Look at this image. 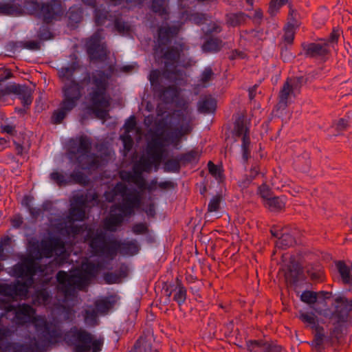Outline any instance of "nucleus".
Returning a JSON list of instances; mask_svg holds the SVG:
<instances>
[{
  "label": "nucleus",
  "instance_id": "nucleus-1",
  "mask_svg": "<svg viewBox=\"0 0 352 352\" xmlns=\"http://www.w3.org/2000/svg\"><path fill=\"white\" fill-rule=\"evenodd\" d=\"M89 92L88 96L90 105L87 107L89 113L94 114L96 118L106 120L109 116V103L107 100H102L100 96V80L94 76L92 78L86 70L82 74V78L79 80L72 79L69 83H65L62 87L63 100L62 104H65L67 108H75L78 100L82 96V91L87 88Z\"/></svg>",
  "mask_w": 352,
  "mask_h": 352
},
{
  "label": "nucleus",
  "instance_id": "nucleus-2",
  "mask_svg": "<svg viewBox=\"0 0 352 352\" xmlns=\"http://www.w3.org/2000/svg\"><path fill=\"white\" fill-rule=\"evenodd\" d=\"M320 318V322L323 324H331L333 327L329 329V335H325V338L322 342L320 348H313V352H325L327 347H333L339 343L343 334L346 324L352 318V298L346 296H337L329 307L315 309Z\"/></svg>",
  "mask_w": 352,
  "mask_h": 352
},
{
  "label": "nucleus",
  "instance_id": "nucleus-3",
  "mask_svg": "<svg viewBox=\"0 0 352 352\" xmlns=\"http://www.w3.org/2000/svg\"><path fill=\"white\" fill-rule=\"evenodd\" d=\"M92 142L86 135L77 138H70L68 141L66 155L72 163L83 170L92 171L100 166L102 156L91 153Z\"/></svg>",
  "mask_w": 352,
  "mask_h": 352
},
{
  "label": "nucleus",
  "instance_id": "nucleus-4",
  "mask_svg": "<svg viewBox=\"0 0 352 352\" xmlns=\"http://www.w3.org/2000/svg\"><path fill=\"white\" fill-rule=\"evenodd\" d=\"M85 241L88 242L94 256L112 261L118 254V239L103 230L89 228L87 232Z\"/></svg>",
  "mask_w": 352,
  "mask_h": 352
},
{
  "label": "nucleus",
  "instance_id": "nucleus-5",
  "mask_svg": "<svg viewBox=\"0 0 352 352\" xmlns=\"http://www.w3.org/2000/svg\"><path fill=\"white\" fill-rule=\"evenodd\" d=\"M181 142V139L177 138L171 133L166 131L163 133L160 131L155 137L153 138L152 142L148 143L147 152L148 158L143 160L141 162L142 168L146 172H150L153 165L155 166V169L157 170L159 168L160 161H155L154 157L151 155L152 151L161 153L162 155L161 159L165 157L168 151L164 148L165 146H168L170 144H173L175 146H177Z\"/></svg>",
  "mask_w": 352,
  "mask_h": 352
},
{
  "label": "nucleus",
  "instance_id": "nucleus-6",
  "mask_svg": "<svg viewBox=\"0 0 352 352\" xmlns=\"http://www.w3.org/2000/svg\"><path fill=\"white\" fill-rule=\"evenodd\" d=\"M185 120L186 117L182 112L174 111L168 113L167 120L162 118L155 122L156 131L163 133L168 131L182 140L183 136L190 134L192 131L189 122L184 124Z\"/></svg>",
  "mask_w": 352,
  "mask_h": 352
},
{
  "label": "nucleus",
  "instance_id": "nucleus-7",
  "mask_svg": "<svg viewBox=\"0 0 352 352\" xmlns=\"http://www.w3.org/2000/svg\"><path fill=\"white\" fill-rule=\"evenodd\" d=\"M75 342L86 352H100L102 349L104 339L102 336L98 338L87 330L76 326H73L65 331Z\"/></svg>",
  "mask_w": 352,
  "mask_h": 352
},
{
  "label": "nucleus",
  "instance_id": "nucleus-8",
  "mask_svg": "<svg viewBox=\"0 0 352 352\" xmlns=\"http://www.w3.org/2000/svg\"><path fill=\"white\" fill-rule=\"evenodd\" d=\"M182 43L177 46L161 47L162 58L165 60L164 67L162 71V76L164 78L171 82H175L179 79L180 71L177 68L181 52H182Z\"/></svg>",
  "mask_w": 352,
  "mask_h": 352
},
{
  "label": "nucleus",
  "instance_id": "nucleus-9",
  "mask_svg": "<svg viewBox=\"0 0 352 352\" xmlns=\"http://www.w3.org/2000/svg\"><path fill=\"white\" fill-rule=\"evenodd\" d=\"M35 279L26 278L23 280H16L10 284L5 283L1 286V294L11 302L28 300L31 297L30 291L34 287Z\"/></svg>",
  "mask_w": 352,
  "mask_h": 352
},
{
  "label": "nucleus",
  "instance_id": "nucleus-10",
  "mask_svg": "<svg viewBox=\"0 0 352 352\" xmlns=\"http://www.w3.org/2000/svg\"><path fill=\"white\" fill-rule=\"evenodd\" d=\"M337 296H345L343 294H333L332 292L327 291H319L314 292L312 290H305L302 292L300 299V300L308 305L310 307H311L315 314V309L319 307L322 309H325L326 307H329L330 305H327V300L331 299V302H333L334 299Z\"/></svg>",
  "mask_w": 352,
  "mask_h": 352
},
{
  "label": "nucleus",
  "instance_id": "nucleus-11",
  "mask_svg": "<svg viewBox=\"0 0 352 352\" xmlns=\"http://www.w3.org/2000/svg\"><path fill=\"white\" fill-rule=\"evenodd\" d=\"M299 319L306 324L307 328L314 331V338L309 342L311 349L320 348L322 342L325 338L324 328L320 325L319 319L317 315L313 311H299Z\"/></svg>",
  "mask_w": 352,
  "mask_h": 352
},
{
  "label": "nucleus",
  "instance_id": "nucleus-12",
  "mask_svg": "<svg viewBox=\"0 0 352 352\" xmlns=\"http://www.w3.org/2000/svg\"><path fill=\"white\" fill-rule=\"evenodd\" d=\"M11 94L19 96V98L21 100L23 106L27 109L32 103L33 97L31 88L26 85H19L15 82L6 86L3 89H0V100L5 96Z\"/></svg>",
  "mask_w": 352,
  "mask_h": 352
},
{
  "label": "nucleus",
  "instance_id": "nucleus-13",
  "mask_svg": "<svg viewBox=\"0 0 352 352\" xmlns=\"http://www.w3.org/2000/svg\"><path fill=\"white\" fill-rule=\"evenodd\" d=\"M245 346L249 352H287L277 340L272 339L248 340L245 341Z\"/></svg>",
  "mask_w": 352,
  "mask_h": 352
},
{
  "label": "nucleus",
  "instance_id": "nucleus-14",
  "mask_svg": "<svg viewBox=\"0 0 352 352\" xmlns=\"http://www.w3.org/2000/svg\"><path fill=\"white\" fill-rule=\"evenodd\" d=\"M60 0H50L46 3H41L39 13L43 16V23L50 24L54 20L56 21L64 14Z\"/></svg>",
  "mask_w": 352,
  "mask_h": 352
},
{
  "label": "nucleus",
  "instance_id": "nucleus-15",
  "mask_svg": "<svg viewBox=\"0 0 352 352\" xmlns=\"http://www.w3.org/2000/svg\"><path fill=\"white\" fill-rule=\"evenodd\" d=\"M300 47L306 58L320 59L327 61L331 56V50L327 43L303 42Z\"/></svg>",
  "mask_w": 352,
  "mask_h": 352
},
{
  "label": "nucleus",
  "instance_id": "nucleus-16",
  "mask_svg": "<svg viewBox=\"0 0 352 352\" xmlns=\"http://www.w3.org/2000/svg\"><path fill=\"white\" fill-rule=\"evenodd\" d=\"M116 70L115 65L111 64L109 65L108 72H107L104 70L102 69H94L93 71L86 70L87 74H89L90 78H92L93 76L99 79L100 80V96L102 100H107L109 105L111 104V97L109 94H107V89L109 85V80L111 78L112 74L114 73Z\"/></svg>",
  "mask_w": 352,
  "mask_h": 352
},
{
  "label": "nucleus",
  "instance_id": "nucleus-17",
  "mask_svg": "<svg viewBox=\"0 0 352 352\" xmlns=\"http://www.w3.org/2000/svg\"><path fill=\"white\" fill-rule=\"evenodd\" d=\"M286 270L285 278L291 286H297L300 281L305 280L304 268L294 257L289 258Z\"/></svg>",
  "mask_w": 352,
  "mask_h": 352
},
{
  "label": "nucleus",
  "instance_id": "nucleus-18",
  "mask_svg": "<svg viewBox=\"0 0 352 352\" xmlns=\"http://www.w3.org/2000/svg\"><path fill=\"white\" fill-rule=\"evenodd\" d=\"M50 278H36L35 285L32 287L34 289V294L31 293L34 304L45 305L51 298V295L47 288L46 287L50 283Z\"/></svg>",
  "mask_w": 352,
  "mask_h": 352
},
{
  "label": "nucleus",
  "instance_id": "nucleus-19",
  "mask_svg": "<svg viewBox=\"0 0 352 352\" xmlns=\"http://www.w3.org/2000/svg\"><path fill=\"white\" fill-rule=\"evenodd\" d=\"M10 330L8 327L0 324V352H30L27 343L10 342L7 341Z\"/></svg>",
  "mask_w": 352,
  "mask_h": 352
},
{
  "label": "nucleus",
  "instance_id": "nucleus-20",
  "mask_svg": "<svg viewBox=\"0 0 352 352\" xmlns=\"http://www.w3.org/2000/svg\"><path fill=\"white\" fill-rule=\"evenodd\" d=\"M87 53L91 62H103L107 58L105 47L101 45L98 36L92 37L87 45Z\"/></svg>",
  "mask_w": 352,
  "mask_h": 352
},
{
  "label": "nucleus",
  "instance_id": "nucleus-21",
  "mask_svg": "<svg viewBox=\"0 0 352 352\" xmlns=\"http://www.w3.org/2000/svg\"><path fill=\"white\" fill-rule=\"evenodd\" d=\"M305 272L314 283H321L326 280L324 267L318 262L308 263L305 267Z\"/></svg>",
  "mask_w": 352,
  "mask_h": 352
},
{
  "label": "nucleus",
  "instance_id": "nucleus-22",
  "mask_svg": "<svg viewBox=\"0 0 352 352\" xmlns=\"http://www.w3.org/2000/svg\"><path fill=\"white\" fill-rule=\"evenodd\" d=\"M20 262L15 264L12 267L11 275L16 278V280H23L26 278H32L35 279L30 276V263L31 261L28 259L25 258L23 256L20 255Z\"/></svg>",
  "mask_w": 352,
  "mask_h": 352
},
{
  "label": "nucleus",
  "instance_id": "nucleus-23",
  "mask_svg": "<svg viewBox=\"0 0 352 352\" xmlns=\"http://www.w3.org/2000/svg\"><path fill=\"white\" fill-rule=\"evenodd\" d=\"M129 268L125 263L120 265L116 272H107L103 274V279L105 283L108 285L118 284L122 281V279L129 276Z\"/></svg>",
  "mask_w": 352,
  "mask_h": 352
},
{
  "label": "nucleus",
  "instance_id": "nucleus-24",
  "mask_svg": "<svg viewBox=\"0 0 352 352\" xmlns=\"http://www.w3.org/2000/svg\"><path fill=\"white\" fill-rule=\"evenodd\" d=\"M160 100L166 104H171L175 98H177L179 94V89L176 85H171L167 87L162 85L153 92Z\"/></svg>",
  "mask_w": 352,
  "mask_h": 352
},
{
  "label": "nucleus",
  "instance_id": "nucleus-25",
  "mask_svg": "<svg viewBox=\"0 0 352 352\" xmlns=\"http://www.w3.org/2000/svg\"><path fill=\"white\" fill-rule=\"evenodd\" d=\"M178 33V28L175 26H161L157 30V41L160 47H166L171 43L172 38Z\"/></svg>",
  "mask_w": 352,
  "mask_h": 352
},
{
  "label": "nucleus",
  "instance_id": "nucleus-26",
  "mask_svg": "<svg viewBox=\"0 0 352 352\" xmlns=\"http://www.w3.org/2000/svg\"><path fill=\"white\" fill-rule=\"evenodd\" d=\"M0 14L6 16L23 15V10L19 0H6L0 3Z\"/></svg>",
  "mask_w": 352,
  "mask_h": 352
},
{
  "label": "nucleus",
  "instance_id": "nucleus-27",
  "mask_svg": "<svg viewBox=\"0 0 352 352\" xmlns=\"http://www.w3.org/2000/svg\"><path fill=\"white\" fill-rule=\"evenodd\" d=\"M21 256L30 261L33 260L41 261L43 255L39 241L35 238L30 239L27 244V254H21Z\"/></svg>",
  "mask_w": 352,
  "mask_h": 352
},
{
  "label": "nucleus",
  "instance_id": "nucleus-28",
  "mask_svg": "<svg viewBox=\"0 0 352 352\" xmlns=\"http://www.w3.org/2000/svg\"><path fill=\"white\" fill-rule=\"evenodd\" d=\"M205 41L202 45V50L206 53H217L223 47V41L217 36H204Z\"/></svg>",
  "mask_w": 352,
  "mask_h": 352
},
{
  "label": "nucleus",
  "instance_id": "nucleus-29",
  "mask_svg": "<svg viewBox=\"0 0 352 352\" xmlns=\"http://www.w3.org/2000/svg\"><path fill=\"white\" fill-rule=\"evenodd\" d=\"M293 87L288 82V79L285 82L282 89L278 94V102L276 105L274 107L273 112L274 111H279L280 109H285L287 107V100L289 96L293 91Z\"/></svg>",
  "mask_w": 352,
  "mask_h": 352
},
{
  "label": "nucleus",
  "instance_id": "nucleus-30",
  "mask_svg": "<svg viewBox=\"0 0 352 352\" xmlns=\"http://www.w3.org/2000/svg\"><path fill=\"white\" fill-rule=\"evenodd\" d=\"M336 267L344 285H352V263L349 267L344 261L336 262Z\"/></svg>",
  "mask_w": 352,
  "mask_h": 352
},
{
  "label": "nucleus",
  "instance_id": "nucleus-31",
  "mask_svg": "<svg viewBox=\"0 0 352 352\" xmlns=\"http://www.w3.org/2000/svg\"><path fill=\"white\" fill-rule=\"evenodd\" d=\"M60 333L56 325L47 324L43 327L40 339L42 340L43 342L49 344L53 343V339L60 338Z\"/></svg>",
  "mask_w": 352,
  "mask_h": 352
},
{
  "label": "nucleus",
  "instance_id": "nucleus-32",
  "mask_svg": "<svg viewBox=\"0 0 352 352\" xmlns=\"http://www.w3.org/2000/svg\"><path fill=\"white\" fill-rule=\"evenodd\" d=\"M119 252L122 255L134 256L140 250V246L136 241H121L118 240Z\"/></svg>",
  "mask_w": 352,
  "mask_h": 352
},
{
  "label": "nucleus",
  "instance_id": "nucleus-33",
  "mask_svg": "<svg viewBox=\"0 0 352 352\" xmlns=\"http://www.w3.org/2000/svg\"><path fill=\"white\" fill-rule=\"evenodd\" d=\"M66 17L68 19L67 25L74 29L76 28L82 19V11L77 6H72L66 12Z\"/></svg>",
  "mask_w": 352,
  "mask_h": 352
},
{
  "label": "nucleus",
  "instance_id": "nucleus-34",
  "mask_svg": "<svg viewBox=\"0 0 352 352\" xmlns=\"http://www.w3.org/2000/svg\"><path fill=\"white\" fill-rule=\"evenodd\" d=\"M216 108L217 100L211 95L206 96L198 102V109L201 113H213Z\"/></svg>",
  "mask_w": 352,
  "mask_h": 352
},
{
  "label": "nucleus",
  "instance_id": "nucleus-35",
  "mask_svg": "<svg viewBox=\"0 0 352 352\" xmlns=\"http://www.w3.org/2000/svg\"><path fill=\"white\" fill-rule=\"evenodd\" d=\"M263 206L271 212H280L285 209V198L272 196L270 199H267V202H263Z\"/></svg>",
  "mask_w": 352,
  "mask_h": 352
},
{
  "label": "nucleus",
  "instance_id": "nucleus-36",
  "mask_svg": "<svg viewBox=\"0 0 352 352\" xmlns=\"http://www.w3.org/2000/svg\"><path fill=\"white\" fill-rule=\"evenodd\" d=\"M170 0H151V11L160 16L169 14Z\"/></svg>",
  "mask_w": 352,
  "mask_h": 352
},
{
  "label": "nucleus",
  "instance_id": "nucleus-37",
  "mask_svg": "<svg viewBox=\"0 0 352 352\" xmlns=\"http://www.w3.org/2000/svg\"><path fill=\"white\" fill-rule=\"evenodd\" d=\"M140 205V199L134 198L129 202L124 203L121 206L120 211L124 217H131L135 214V209H138Z\"/></svg>",
  "mask_w": 352,
  "mask_h": 352
},
{
  "label": "nucleus",
  "instance_id": "nucleus-38",
  "mask_svg": "<svg viewBox=\"0 0 352 352\" xmlns=\"http://www.w3.org/2000/svg\"><path fill=\"white\" fill-rule=\"evenodd\" d=\"M311 161L308 153L298 155L294 160L293 166L295 170L300 172H307L309 170Z\"/></svg>",
  "mask_w": 352,
  "mask_h": 352
},
{
  "label": "nucleus",
  "instance_id": "nucleus-39",
  "mask_svg": "<svg viewBox=\"0 0 352 352\" xmlns=\"http://www.w3.org/2000/svg\"><path fill=\"white\" fill-rule=\"evenodd\" d=\"M41 261L33 260L30 263V276L33 278L38 275L37 278H49L47 277V267L46 265L41 264Z\"/></svg>",
  "mask_w": 352,
  "mask_h": 352
},
{
  "label": "nucleus",
  "instance_id": "nucleus-40",
  "mask_svg": "<svg viewBox=\"0 0 352 352\" xmlns=\"http://www.w3.org/2000/svg\"><path fill=\"white\" fill-rule=\"evenodd\" d=\"M74 108H67L65 104L60 103V108L56 109L51 116V123L54 124H59L63 122L65 118L67 112L71 111Z\"/></svg>",
  "mask_w": 352,
  "mask_h": 352
},
{
  "label": "nucleus",
  "instance_id": "nucleus-41",
  "mask_svg": "<svg viewBox=\"0 0 352 352\" xmlns=\"http://www.w3.org/2000/svg\"><path fill=\"white\" fill-rule=\"evenodd\" d=\"M19 3H22L23 14H27L32 15L36 13H39L41 3L37 0H19Z\"/></svg>",
  "mask_w": 352,
  "mask_h": 352
},
{
  "label": "nucleus",
  "instance_id": "nucleus-42",
  "mask_svg": "<svg viewBox=\"0 0 352 352\" xmlns=\"http://www.w3.org/2000/svg\"><path fill=\"white\" fill-rule=\"evenodd\" d=\"M182 163L178 155L175 157H171L164 161V170L166 173H179L181 170Z\"/></svg>",
  "mask_w": 352,
  "mask_h": 352
},
{
  "label": "nucleus",
  "instance_id": "nucleus-43",
  "mask_svg": "<svg viewBox=\"0 0 352 352\" xmlns=\"http://www.w3.org/2000/svg\"><path fill=\"white\" fill-rule=\"evenodd\" d=\"M116 304V300L113 299V296L106 297L96 302V307L97 311L102 314H107L111 309L113 308Z\"/></svg>",
  "mask_w": 352,
  "mask_h": 352
},
{
  "label": "nucleus",
  "instance_id": "nucleus-44",
  "mask_svg": "<svg viewBox=\"0 0 352 352\" xmlns=\"http://www.w3.org/2000/svg\"><path fill=\"white\" fill-rule=\"evenodd\" d=\"M208 168L209 173L214 177L219 183H221L225 180L224 170L221 164L217 165L212 161H209L208 162Z\"/></svg>",
  "mask_w": 352,
  "mask_h": 352
},
{
  "label": "nucleus",
  "instance_id": "nucleus-45",
  "mask_svg": "<svg viewBox=\"0 0 352 352\" xmlns=\"http://www.w3.org/2000/svg\"><path fill=\"white\" fill-rule=\"evenodd\" d=\"M179 287L175 291L173 300L176 302L178 307L181 309V307L186 302L187 298V289L184 285L183 283H179Z\"/></svg>",
  "mask_w": 352,
  "mask_h": 352
},
{
  "label": "nucleus",
  "instance_id": "nucleus-46",
  "mask_svg": "<svg viewBox=\"0 0 352 352\" xmlns=\"http://www.w3.org/2000/svg\"><path fill=\"white\" fill-rule=\"evenodd\" d=\"M248 18L251 16L243 12L232 13L228 16V23L232 27H236L245 23Z\"/></svg>",
  "mask_w": 352,
  "mask_h": 352
},
{
  "label": "nucleus",
  "instance_id": "nucleus-47",
  "mask_svg": "<svg viewBox=\"0 0 352 352\" xmlns=\"http://www.w3.org/2000/svg\"><path fill=\"white\" fill-rule=\"evenodd\" d=\"M248 131L250 133V128L245 125L243 116H239L234 123V134L236 137L240 138Z\"/></svg>",
  "mask_w": 352,
  "mask_h": 352
},
{
  "label": "nucleus",
  "instance_id": "nucleus-48",
  "mask_svg": "<svg viewBox=\"0 0 352 352\" xmlns=\"http://www.w3.org/2000/svg\"><path fill=\"white\" fill-rule=\"evenodd\" d=\"M241 137L242 158L244 162L247 163L248 160L251 157V151L250 148L251 144L250 135L247 131L246 133Z\"/></svg>",
  "mask_w": 352,
  "mask_h": 352
},
{
  "label": "nucleus",
  "instance_id": "nucleus-49",
  "mask_svg": "<svg viewBox=\"0 0 352 352\" xmlns=\"http://www.w3.org/2000/svg\"><path fill=\"white\" fill-rule=\"evenodd\" d=\"M341 33H342V31L340 29V28L335 27L333 28L328 38H318V41H322L324 43H327L328 48L330 45L333 47L335 44H338Z\"/></svg>",
  "mask_w": 352,
  "mask_h": 352
},
{
  "label": "nucleus",
  "instance_id": "nucleus-50",
  "mask_svg": "<svg viewBox=\"0 0 352 352\" xmlns=\"http://www.w3.org/2000/svg\"><path fill=\"white\" fill-rule=\"evenodd\" d=\"M179 283H182L179 276L176 277L175 282L164 283L162 289L164 290L166 296L167 304L170 302V298L172 294L179 287Z\"/></svg>",
  "mask_w": 352,
  "mask_h": 352
},
{
  "label": "nucleus",
  "instance_id": "nucleus-51",
  "mask_svg": "<svg viewBox=\"0 0 352 352\" xmlns=\"http://www.w3.org/2000/svg\"><path fill=\"white\" fill-rule=\"evenodd\" d=\"M296 243L295 238L289 233H283L277 242L278 248L286 250L288 248L293 246Z\"/></svg>",
  "mask_w": 352,
  "mask_h": 352
},
{
  "label": "nucleus",
  "instance_id": "nucleus-52",
  "mask_svg": "<svg viewBox=\"0 0 352 352\" xmlns=\"http://www.w3.org/2000/svg\"><path fill=\"white\" fill-rule=\"evenodd\" d=\"M278 47L280 48V58L283 62H290L296 57V56L291 52L292 46L283 43L279 44Z\"/></svg>",
  "mask_w": 352,
  "mask_h": 352
},
{
  "label": "nucleus",
  "instance_id": "nucleus-53",
  "mask_svg": "<svg viewBox=\"0 0 352 352\" xmlns=\"http://www.w3.org/2000/svg\"><path fill=\"white\" fill-rule=\"evenodd\" d=\"M287 2L288 0H270L267 12L272 17L275 16L279 12L280 8Z\"/></svg>",
  "mask_w": 352,
  "mask_h": 352
},
{
  "label": "nucleus",
  "instance_id": "nucleus-54",
  "mask_svg": "<svg viewBox=\"0 0 352 352\" xmlns=\"http://www.w3.org/2000/svg\"><path fill=\"white\" fill-rule=\"evenodd\" d=\"M197 156L198 152L195 149L178 155V157H179L180 162L183 166H186L187 164L195 161Z\"/></svg>",
  "mask_w": 352,
  "mask_h": 352
},
{
  "label": "nucleus",
  "instance_id": "nucleus-55",
  "mask_svg": "<svg viewBox=\"0 0 352 352\" xmlns=\"http://www.w3.org/2000/svg\"><path fill=\"white\" fill-rule=\"evenodd\" d=\"M351 126L350 119L346 117V115L344 118H341L336 122H333V127L335 130L340 133L347 130L348 127Z\"/></svg>",
  "mask_w": 352,
  "mask_h": 352
},
{
  "label": "nucleus",
  "instance_id": "nucleus-56",
  "mask_svg": "<svg viewBox=\"0 0 352 352\" xmlns=\"http://www.w3.org/2000/svg\"><path fill=\"white\" fill-rule=\"evenodd\" d=\"M161 73L158 69L151 71L149 75V80L153 87V91L154 92L156 89L162 87V85L160 81Z\"/></svg>",
  "mask_w": 352,
  "mask_h": 352
},
{
  "label": "nucleus",
  "instance_id": "nucleus-57",
  "mask_svg": "<svg viewBox=\"0 0 352 352\" xmlns=\"http://www.w3.org/2000/svg\"><path fill=\"white\" fill-rule=\"evenodd\" d=\"M257 193L263 199V202H267V199L272 197L273 192L269 186L264 183L258 187Z\"/></svg>",
  "mask_w": 352,
  "mask_h": 352
},
{
  "label": "nucleus",
  "instance_id": "nucleus-58",
  "mask_svg": "<svg viewBox=\"0 0 352 352\" xmlns=\"http://www.w3.org/2000/svg\"><path fill=\"white\" fill-rule=\"evenodd\" d=\"M222 199V195L219 193L214 195L210 201L208 206V212H217L220 208V204Z\"/></svg>",
  "mask_w": 352,
  "mask_h": 352
},
{
  "label": "nucleus",
  "instance_id": "nucleus-59",
  "mask_svg": "<svg viewBox=\"0 0 352 352\" xmlns=\"http://www.w3.org/2000/svg\"><path fill=\"white\" fill-rule=\"evenodd\" d=\"M157 184V182L155 179L152 180L151 185H148L146 179L143 177H140L136 185L140 190H148L152 191L154 189V186Z\"/></svg>",
  "mask_w": 352,
  "mask_h": 352
},
{
  "label": "nucleus",
  "instance_id": "nucleus-60",
  "mask_svg": "<svg viewBox=\"0 0 352 352\" xmlns=\"http://www.w3.org/2000/svg\"><path fill=\"white\" fill-rule=\"evenodd\" d=\"M50 177L59 186H66L69 184V181L65 178V175L58 171L52 172L50 174Z\"/></svg>",
  "mask_w": 352,
  "mask_h": 352
},
{
  "label": "nucleus",
  "instance_id": "nucleus-61",
  "mask_svg": "<svg viewBox=\"0 0 352 352\" xmlns=\"http://www.w3.org/2000/svg\"><path fill=\"white\" fill-rule=\"evenodd\" d=\"M70 179L75 184H84L86 182L87 175L80 170H74L70 174Z\"/></svg>",
  "mask_w": 352,
  "mask_h": 352
},
{
  "label": "nucleus",
  "instance_id": "nucleus-62",
  "mask_svg": "<svg viewBox=\"0 0 352 352\" xmlns=\"http://www.w3.org/2000/svg\"><path fill=\"white\" fill-rule=\"evenodd\" d=\"M47 344L43 342L42 340L38 341L36 339L28 343L30 352H42L45 350V347Z\"/></svg>",
  "mask_w": 352,
  "mask_h": 352
},
{
  "label": "nucleus",
  "instance_id": "nucleus-63",
  "mask_svg": "<svg viewBox=\"0 0 352 352\" xmlns=\"http://www.w3.org/2000/svg\"><path fill=\"white\" fill-rule=\"evenodd\" d=\"M37 36L40 41H48L54 38V34L48 27L43 26L39 29Z\"/></svg>",
  "mask_w": 352,
  "mask_h": 352
},
{
  "label": "nucleus",
  "instance_id": "nucleus-64",
  "mask_svg": "<svg viewBox=\"0 0 352 352\" xmlns=\"http://www.w3.org/2000/svg\"><path fill=\"white\" fill-rule=\"evenodd\" d=\"M85 322L90 325L96 326L98 324L97 314L94 310H86L85 315Z\"/></svg>",
  "mask_w": 352,
  "mask_h": 352
}]
</instances>
